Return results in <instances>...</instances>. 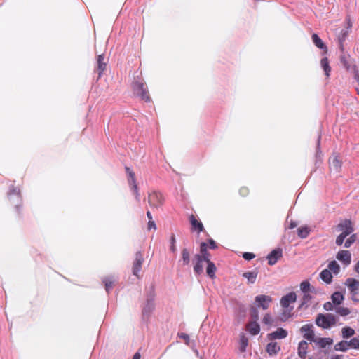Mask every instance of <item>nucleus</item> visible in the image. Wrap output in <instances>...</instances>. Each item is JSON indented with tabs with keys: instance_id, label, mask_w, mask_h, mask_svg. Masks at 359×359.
Returning <instances> with one entry per match:
<instances>
[{
	"instance_id": "f257e3e1",
	"label": "nucleus",
	"mask_w": 359,
	"mask_h": 359,
	"mask_svg": "<svg viewBox=\"0 0 359 359\" xmlns=\"http://www.w3.org/2000/svg\"><path fill=\"white\" fill-rule=\"evenodd\" d=\"M146 301L142 309V321L147 325L150 320V318L155 309V286L151 284L149 287L146 288Z\"/></svg>"
},
{
	"instance_id": "f03ea898",
	"label": "nucleus",
	"mask_w": 359,
	"mask_h": 359,
	"mask_svg": "<svg viewBox=\"0 0 359 359\" xmlns=\"http://www.w3.org/2000/svg\"><path fill=\"white\" fill-rule=\"evenodd\" d=\"M8 198L10 202L13 204L15 212L18 216L21 215L22 198L20 193V189L14 185L9 187L7 193Z\"/></svg>"
},
{
	"instance_id": "7ed1b4c3",
	"label": "nucleus",
	"mask_w": 359,
	"mask_h": 359,
	"mask_svg": "<svg viewBox=\"0 0 359 359\" xmlns=\"http://www.w3.org/2000/svg\"><path fill=\"white\" fill-rule=\"evenodd\" d=\"M132 88L134 94L139 97L142 100L145 102H150L151 99L150 96L148 95V88L146 86V83L140 81V79L137 76L135 79L134 81L132 83Z\"/></svg>"
},
{
	"instance_id": "20e7f679",
	"label": "nucleus",
	"mask_w": 359,
	"mask_h": 359,
	"mask_svg": "<svg viewBox=\"0 0 359 359\" xmlns=\"http://www.w3.org/2000/svg\"><path fill=\"white\" fill-rule=\"evenodd\" d=\"M337 322V317L329 313H318L315 320L316 325L323 329H330L332 327L336 325Z\"/></svg>"
},
{
	"instance_id": "39448f33",
	"label": "nucleus",
	"mask_w": 359,
	"mask_h": 359,
	"mask_svg": "<svg viewBox=\"0 0 359 359\" xmlns=\"http://www.w3.org/2000/svg\"><path fill=\"white\" fill-rule=\"evenodd\" d=\"M273 299L269 295L259 294L255 297L254 304L257 309L266 310L269 308Z\"/></svg>"
},
{
	"instance_id": "423d86ee",
	"label": "nucleus",
	"mask_w": 359,
	"mask_h": 359,
	"mask_svg": "<svg viewBox=\"0 0 359 359\" xmlns=\"http://www.w3.org/2000/svg\"><path fill=\"white\" fill-rule=\"evenodd\" d=\"M344 285L348 288L351 294V299L353 302H359V299L355 297V295H356L359 291V280L354 278H348Z\"/></svg>"
},
{
	"instance_id": "0eeeda50",
	"label": "nucleus",
	"mask_w": 359,
	"mask_h": 359,
	"mask_svg": "<svg viewBox=\"0 0 359 359\" xmlns=\"http://www.w3.org/2000/svg\"><path fill=\"white\" fill-rule=\"evenodd\" d=\"M164 202V198L162 194L156 191H154L149 194L148 203L152 208H158Z\"/></svg>"
},
{
	"instance_id": "6e6552de",
	"label": "nucleus",
	"mask_w": 359,
	"mask_h": 359,
	"mask_svg": "<svg viewBox=\"0 0 359 359\" xmlns=\"http://www.w3.org/2000/svg\"><path fill=\"white\" fill-rule=\"evenodd\" d=\"M283 257V249L280 247L273 249L266 256L268 264L269 266L275 265L278 261Z\"/></svg>"
},
{
	"instance_id": "1a4fd4ad",
	"label": "nucleus",
	"mask_w": 359,
	"mask_h": 359,
	"mask_svg": "<svg viewBox=\"0 0 359 359\" xmlns=\"http://www.w3.org/2000/svg\"><path fill=\"white\" fill-rule=\"evenodd\" d=\"M144 262V257L141 251L135 253V260L133 264L132 273L136 277H139V273L142 270V265Z\"/></svg>"
},
{
	"instance_id": "9d476101",
	"label": "nucleus",
	"mask_w": 359,
	"mask_h": 359,
	"mask_svg": "<svg viewBox=\"0 0 359 359\" xmlns=\"http://www.w3.org/2000/svg\"><path fill=\"white\" fill-rule=\"evenodd\" d=\"M128 176V183L130 187V191L133 192V194L135 195V199L137 202L140 201V193L138 190V187L136 183L135 180V174L133 171L127 175Z\"/></svg>"
},
{
	"instance_id": "9b49d317",
	"label": "nucleus",
	"mask_w": 359,
	"mask_h": 359,
	"mask_svg": "<svg viewBox=\"0 0 359 359\" xmlns=\"http://www.w3.org/2000/svg\"><path fill=\"white\" fill-rule=\"evenodd\" d=\"M337 231H341L342 233L347 236L354 231V228L351 219H346L337 225Z\"/></svg>"
},
{
	"instance_id": "f8f14e48",
	"label": "nucleus",
	"mask_w": 359,
	"mask_h": 359,
	"mask_svg": "<svg viewBox=\"0 0 359 359\" xmlns=\"http://www.w3.org/2000/svg\"><path fill=\"white\" fill-rule=\"evenodd\" d=\"M300 332L303 333V337L311 343L315 340V332L312 324H306L300 328Z\"/></svg>"
},
{
	"instance_id": "ddd939ff",
	"label": "nucleus",
	"mask_w": 359,
	"mask_h": 359,
	"mask_svg": "<svg viewBox=\"0 0 359 359\" xmlns=\"http://www.w3.org/2000/svg\"><path fill=\"white\" fill-rule=\"evenodd\" d=\"M288 332L283 328V327H278L276 330L269 333L267 334V339L271 341H273L276 339H283L287 337Z\"/></svg>"
},
{
	"instance_id": "4468645a",
	"label": "nucleus",
	"mask_w": 359,
	"mask_h": 359,
	"mask_svg": "<svg viewBox=\"0 0 359 359\" xmlns=\"http://www.w3.org/2000/svg\"><path fill=\"white\" fill-rule=\"evenodd\" d=\"M297 300V294L294 292H290L282 297L280 303L283 308L291 307L290 304L295 302Z\"/></svg>"
},
{
	"instance_id": "2eb2a0df",
	"label": "nucleus",
	"mask_w": 359,
	"mask_h": 359,
	"mask_svg": "<svg viewBox=\"0 0 359 359\" xmlns=\"http://www.w3.org/2000/svg\"><path fill=\"white\" fill-rule=\"evenodd\" d=\"M199 252L200 253L195 254L199 258L203 259L204 262H207L211 261L210 259V254L208 251V244L207 243L203 241L200 243L199 245Z\"/></svg>"
},
{
	"instance_id": "dca6fc26",
	"label": "nucleus",
	"mask_w": 359,
	"mask_h": 359,
	"mask_svg": "<svg viewBox=\"0 0 359 359\" xmlns=\"http://www.w3.org/2000/svg\"><path fill=\"white\" fill-rule=\"evenodd\" d=\"M336 258L345 266H348L351 262V254L348 250H339L336 255Z\"/></svg>"
},
{
	"instance_id": "f3484780",
	"label": "nucleus",
	"mask_w": 359,
	"mask_h": 359,
	"mask_svg": "<svg viewBox=\"0 0 359 359\" xmlns=\"http://www.w3.org/2000/svg\"><path fill=\"white\" fill-rule=\"evenodd\" d=\"M189 219L191 226V231L201 233L205 230L203 223L200 220H198L193 214L189 215Z\"/></svg>"
},
{
	"instance_id": "a211bd4d",
	"label": "nucleus",
	"mask_w": 359,
	"mask_h": 359,
	"mask_svg": "<svg viewBox=\"0 0 359 359\" xmlns=\"http://www.w3.org/2000/svg\"><path fill=\"white\" fill-rule=\"evenodd\" d=\"M330 168L331 170L339 172L341 171L342 161L338 154H333L329 160Z\"/></svg>"
},
{
	"instance_id": "6ab92c4d",
	"label": "nucleus",
	"mask_w": 359,
	"mask_h": 359,
	"mask_svg": "<svg viewBox=\"0 0 359 359\" xmlns=\"http://www.w3.org/2000/svg\"><path fill=\"white\" fill-rule=\"evenodd\" d=\"M203 262L204 261L199 258L198 256L194 255V259H193V264H194V272L196 276H200L203 272Z\"/></svg>"
},
{
	"instance_id": "aec40b11",
	"label": "nucleus",
	"mask_w": 359,
	"mask_h": 359,
	"mask_svg": "<svg viewBox=\"0 0 359 359\" xmlns=\"http://www.w3.org/2000/svg\"><path fill=\"white\" fill-rule=\"evenodd\" d=\"M344 294L345 290L335 291L332 294L330 298L335 306H337L343 303L345 299Z\"/></svg>"
},
{
	"instance_id": "412c9836",
	"label": "nucleus",
	"mask_w": 359,
	"mask_h": 359,
	"mask_svg": "<svg viewBox=\"0 0 359 359\" xmlns=\"http://www.w3.org/2000/svg\"><path fill=\"white\" fill-rule=\"evenodd\" d=\"M320 140L321 135L319 134L316 141V155H315V165L318 166L323 161V153L320 149Z\"/></svg>"
},
{
	"instance_id": "4be33fe9",
	"label": "nucleus",
	"mask_w": 359,
	"mask_h": 359,
	"mask_svg": "<svg viewBox=\"0 0 359 359\" xmlns=\"http://www.w3.org/2000/svg\"><path fill=\"white\" fill-rule=\"evenodd\" d=\"M234 311L236 315L243 319L245 317L247 313V309L245 304L240 302H236L234 306Z\"/></svg>"
},
{
	"instance_id": "5701e85b",
	"label": "nucleus",
	"mask_w": 359,
	"mask_h": 359,
	"mask_svg": "<svg viewBox=\"0 0 359 359\" xmlns=\"http://www.w3.org/2000/svg\"><path fill=\"white\" fill-rule=\"evenodd\" d=\"M104 54L99 55L97 58V71L98 74V79H100L104 71L106 69L107 67V63L104 62Z\"/></svg>"
},
{
	"instance_id": "b1692460",
	"label": "nucleus",
	"mask_w": 359,
	"mask_h": 359,
	"mask_svg": "<svg viewBox=\"0 0 359 359\" xmlns=\"http://www.w3.org/2000/svg\"><path fill=\"white\" fill-rule=\"evenodd\" d=\"M311 39L313 44L318 48L319 49L325 51V53L327 52V48L325 43L323 41V40L320 38L318 34L313 33L311 35Z\"/></svg>"
},
{
	"instance_id": "393cba45",
	"label": "nucleus",
	"mask_w": 359,
	"mask_h": 359,
	"mask_svg": "<svg viewBox=\"0 0 359 359\" xmlns=\"http://www.w3.org/2000/svg\"><path fill=\"white\" fill-rule=\"evenodd\" d=\"M313 342L318 346L320 348H325L327 346H330L333 344L332 338L330 337H320L316 338Z\"/></svg>"
},
{
	"instance_id": "a878e982",
	"label": "nucleus",
	"mask_w": 359,
	"mask_h": 359,
	"mask_svg": "<svg viewBox=\"0 0 359 359\" xmlns=\"http://www.w3.org/2000/svg\"><path fill=\"white\" fill-rule=\"evenodd\" d=\"M280 351V346L278 345L277 342L271 341L266 346V351L270 356L277 355Z\"/></svg>"
},
{
	"instance_id": "bb28decb",
	"label": "nucleus",
	"mask_w": 359,
	"mask_h": 359,
	"mask_svg": "<svg viewBox=\"0 0 359 359\" xmlns=\"http://www.w3.org/2000/svg\"><path fill=\"white\" fill-rule=\"evenodd\" d=\"M308 349V343L302 340L299 344L297 348V354L301 359H305L307 354Z\"/></svg>"
},
{
	"instance_id": "cd10ccee",
	"label": "nucleus",
	"mask_w": 359,
	"mask_h": 359,
	"mask_svg": "<svg viewBox=\"0 0 359 359\" xmlns=\"http://www.w3.org/2000/svg\"><path fill=\"white\" fill-rule=\"evenodd\" d=\"M302 297L301 299V302L297 309H306L309 306V302L312 299L313 297L310 293H302Z\"/></svg>"
},
{
	"instance_id": "c85d7f7f",
	"label": "nucleus",
	"mask_w": 359,
	"mask_h": 359,
	"mask_svg": "<svg viewBox=\"0 0 359 359\" xmlns=\"http://www.w3.org/2000/svg\"><path fill=\"white\" fill-rule=\"evenodd\" d=\"M320 278L326 284L332 283L333 280V276L331 271L328 269H323L319 274Z\"/></svg>"
},
{
	"instance_id": "c756f323",
	"label": "nucleus",
	"mask_w": 359,
	"mask_h": 359,
	"mask_svg": "<svg viewBox=\"0 0 359 359\" xmlns=\"http://www.w3.org/2000/svg\"><path fill=\"white\" fill-rule=\"evenodd\" d=\"M247 331L252 335H257L260 332V325L258 322L250 321Z\"/></svg>"
},
{
	"instance_id": "7c9ffc66",
	"label": "nucleus",
	"mask_w": 359,
	"mask_h": 359,
	"mask_svg": "<svg viewBox=\"0 0 359 359\" xmlns=\"http://www.w3.org/2000/svg\"><path fill=\"white\" fill-rule=\"evenodd\" d=\"M311 231V228L308 225H302L297 230V236L302 239L306 238Z\"/></svg>"
},
{
	"instance_id": "2f4dec72",
	"label": "nucleus",
	"mask_w": 359,
	"mask_h": 359,
	"mask_svg": "<svg viewBox=\"0 0 359 359\" xmlns=\"http://www.w3.org/2000/svg\"><path fill=\"white\" fill-rule=\"evenodd\" d=\"M205 263L207 264L206 275L211 279L215 278L216 277L215 272L217 270L215 263L212 261H209Z\"/></svg>"
},
{
	"instance_id": "473e14b6",
	"label": "nucleus",
	"mask_w": 359,
	"mask_h": 359,
	"mask_svg": "<svg viewBox=\"0 0 359 359\" xmlns=\"http://www.w3.org/2000/svg\"><path fill=\"white\" fill-rule=\"evenodd\" d=\"M300 290L302 293H313L315 288L308 280H304L300 283Z\"/></svg>"
},
{
	"instance_id": "72a5a7b5",
	"label": "nucleus",
	"mask_w": 359,
	"mask_h": 359,
	"mask_svg": "<svg viewBox=\"0 0 359 359\" xmlns=\"http://www.w3.org/2000/svg\"><path fill=\"white\" fill-rule=\"evenodd\" d=\"M183 266H187L190 263V251L188 248H184L181 251V259Z\"/></svg>"
},
{
	"instance_id": "f704fd0d",
	"label": "nucleus",
	"mask_w": 359,
	"mask_h": 359,
	"mask_svg": "<svg viewBox=\"0 0 359 359\" xmlns=\"http://www.w3.org/2000/svg\"><path fill=\"white\" fill-rule=\"evenodd\" d=\"M349 348V344L348 341L342 340L338 343H337L334 346V349L336 351H341V352H346Z\"/></svg>"
},
{
	"instance_id": "c9c22d12",
	"label": "nucleus",
	"mask_w": 359,
	"mask_h": 359,
	"mask_svg": "<svg viewBox=\"0 0 359 359\" xmlns=\"http://www.w3.org/2000/svg\"><path fill=\"white\" fill-rule=\"evenodd\" d=\"M248 345V339L244 333L240 334L239 338V351L241 353H244L246 351V348Z\"/></svg>"
},
{
	"instance_id": "e433bc0d",
	"label": "nucleus",
	"mask_w": 359,
	"mask_h": 359,
	"mask_svg": "<svg viewBox=\"0 0 359 359\" xmlns=\"http://www.w3.org/2000/svg\"><path fill=\"white\" fill-rule=\"evenodd\" d=\"M320 66H321V68L325 72V76L327 77H329L330 75L331 67H330V65L329 60H328L327 57H323L321 59V60H320Z\"/></svg>"
},
{
	"instance_id": "4c0bfd02",
	"label": "nucleus",
	"mask_w": 359,
	"mask_h": 359,
	"mask_svg": "<svg viewBox=\"0 0 359 359\" xmlns=\"http://www.w3.org/2000/svg\"><path fill=\"white\" fill-rule=\"evenodd\" d=\"M258 272L255 271H246L243 273V276L248 279V281L250 284H253L255 283Z\"/></svg>"
},
{
	"instance_id": "58836bf2",
	"label": "nucleus",
	"mask_w": 359,
	"mask_h": 359,
	"mask_svg": "<svg viewBox=\"0 0 359 359\" xmlns=\"http://www.w3.org/2000/svg\"><path fill=\"white\" fill-rule=\"evenodd\" d=\"M355 334L354 329L349 326H345L341 330V336L344 339H348Z\"/></svg>"
},
{
	"instance_id": "ea45409f",
	"label": "nucleus",
	"mask_w": 359,
	"mask_h": 359,
	"mask_svg": "<svg viewBox=\"0 0 359 359\" xmlns=\"http://www.w3.org/2000/svg\"><path fill=\"white\" fill-rule=\"evenodd\" d=\"M333 273L334 275H337L340 272V266L337 261L332 260L329 262L327 269Z\"/></svg>"
},
{
	"instance_id": "a19ab883",
	"label": "nucleus",
	"mask_w": 359,
	"mask_h": 359,
	"mask_svg": "<svg viewBox=\"0 0 359 359\" xmlns=\"http://www.w3.org/2000/svg\"><path fill=\"white\" fill-rule=\"evenodd\" d=\"M250 321L258 322L259 318L258 309H257V307H255L254 306H251L250 308Z\"/></svg>"
},
{
	"instance_id": "79ce46f5",
	"label": "nucleus",
	"mask_w": 359,
	"mask_h": 359,
	"mask_svg": "<svg viewBox=\"0 0 359 359\" xmlns=\"http://www.w3.org/2000/svg\"><path fill=\"white\" fill-rule=\"evenodd\" d=\"M292 310L293 307L283 308L281 313L280 320L285 322L290 318L292 316L291 312Z\"/></svg>"
},
{
	"instance_id": "37998d69",
	"label": "nucleus",
	"mask_w": 359,
	"mask_h": 359,
	"mask_svg": "<svg viewBox=\"0 0 359 359\" xmlns=\"http://www.w3.org/2000/svg\"><path fill=\"white\" fill-rule=\"evenodd\" d=\"M169 241H170V248H169L170 251L172 253L175 254L177 252V246H176L177 239H176L175 234L174 233H172L170 234Z\"/></svg>"
},
{
	"instance_id": "c03bdc74",
	"label": "nucleus",
	"mask_w": 359,
	"mask_h": 359,
	"mask_svg": "<svg viewBox=\"0 0 359 359\" xmlns=\"http://www.w3.org/2000/svg\"><path fill=\"white\" fill-rule=\"evenodd\" d=\"M347 35H348V31L342 29L340 34L338 36L340 49L342 52L344 51L343 43L346 40Z\"/></svg>"
},
{
	"instance_id": "a18cd8bd",
	"label": "nucleus",
	"mask_w": 359,
	"mask_h": 359,
	"mask_svg": "<svg viewBox=\"0 0 359 359\" xmlns=\"http://www.w3.org/2000/svg\"><path fill=\"white\" fill-rule=\"evenodd\" d=\"M335 311L337 314L340 315L341 316H346L351 313V311L348 308L338 306H335Z\"/></svg>"
},
{
	"instance_id": "49530a36",
	"label": "nucleus",
	"mask_w": 359,
	"mask_h": 359,
	"mask_svg": "<svg viewBox=\"0 0 359 359\" xmlns=\"http://www.w3.org/2000/svg\"><path fill=\"white\" fill-rule=\"evenodd\" d=\"M357 239L356 234H351V236L345 241L344 247L345 248H349L355 241Z\"/></svg>"
},
{
	"instance_id": "de8ad7c7",
	"label": "nucleus",
	"mask_w": 359,
	"mask_h": 359,
	"mask_svg": "<svg viewBox=\"0 0 359 359\" xmlns=\"http://www.w3.org/2000/svg\"><path fill=\"white\" fill-rule=\"evenodd\" d=\"M348 55H346L344 53L340 55V62L344 66V67L348 70L350 69V64L348 62Z\"/></svg>"
},
{
	"instance_id": "09e8293b",
	"label": "nucleus",
	"mask_w": 359,
	"mask_h": 359,
	"mask_svg": "<svg viewBox=\"0 0 359 359\" xmlns=\"http://www.w3.org/2000/svg\"><path fill=\"white\" fill-rule=\"evenodd\" d=\"M105 290L109 294L113 287L114 281L110 278H104L102 280Z\"/></svg>"
},
{
	"instance_id": "8fccbe9b",
	"label": "nucleus",
	"mask_w": 359,
	"mask_h": 359,
	"mask_svg": "<svg viewBox=\"0 0 359 359\" xmlns=\"http://www.w3.org/2000/svg\"><path fill=\"white\" fill-rule=\"evenodd\" d=\"M348 344L349 347L355 350H359V335L351 338V340L348 341Z\"/></svg>"
},
{
	"instance_id": "3c124183",
	"label": "nucleus",
	"mask_w": 359,
	"mask_h": 359,
	"mask_svg": "<svg viewBox=\"0 0 359 359\" xmlns=\"http://www.w3.org/2000/svg\"><path fill=\"white\" fill-rule=\"evenodd\" d=\"M262 323L266 325H272L273 324V319L271 318V315L269 313H266L264 314Z\"/></svg>"
},
{
	"instance_id": "603ef678",
	"label": "nucleus",
	"mask_w": 359,
	"mask_h": 359,
	"mask_svg": "<svg viewBox=\"0 0 359 359\" xmlns=\"http://www.w3.org/2000/svg\"><path fill=\"white\" fill-rule=\"evenodd\" d=\"M347 237L346 235H344V233H341L339 235H338L336 238L335 243L337 246H341L344 243V240Z\"/></svg>"
},
{
	"instance_id": "864d4df0",
	"label": "nucleus",
	"mask_w": 359,
	"mask_h": 359,
	"mask_svg": "<svg viewBox=\"0 0 359 359\" xmlns=\"http://www.w3.org/2000/svg\"><path fill=\"white\" fill-rule=\"evenodd\" d=\"M207 244H208V248H210L211 250H216L218 248V244L216 243V241L212 238H210L207 240Z\"/></svg>"
},
{
	"instance_id": "5fc2aeb1",
	"label": "nucleus",
	"mask_w": 359,
	"mask_h": 359,
	"mask_svg": "<svg viewBox=\"0 0 359 359\" xmlns=\"http://www.w3.org/2000/svg\"><path fill=\"white\" fill-rule=\"evenodd\" d=\"M243 258L246 261H250L255 257V255L253 252H245L242 255Z\"/></svg>"
},
{
	"instance_id": "6e6d98bb",
	"label": "nucleus",
	"mask_w": 359,
	"mask_h": 359,
	"mask_svg": "<svg viewBox=\"0 0 359 359\" xmlns=\"http://www.w3.org/2000/svg\"><path fill=\"white\" fill-rule=\"evenodd\" d=\"M334 304H333V302H326L325 303H324L323 304V309L325 310V311H331L334 309Z\"/></svg>"
},
{
	"instance_id": "4d7b16f0",
	"label": "nucleus",
	"mask_w": 359,
	"mask_h": 359,
	"mask_svg": "<svg viewBox=\"0 0 359 359\" xmlns=\"http://www.w3.org/2000/svg\"><path fill=\"white\" fill-rule=\"evenodd\" d=\"M177 336L179 338L184 339L187 344H189V336L187 334L184 333V332H180V333L177 334Z\"/></svg>"
},
{
	"instance_id": "13d9d810",
	"label": "nucleus",
	"mask_w": 359,
	"mask_h": 359,
	"mask_svg": "<svg viewBox=\"0 0 359 359\" xmlns=\"http://www.w3.org/2000/svg\"><path fill=\"white\" fill-rule=\"evenodd\" d=\"M298 225L297 222L296 221H294V220H290V224H289V226L287 227H285V229L287 230V229H294L295 227H297Z\"/></svg>"
},
{
	"instance_id": "bf43d9fd",
	"label": "nucleus",
	"mask_w": 359,
	"mask_h": 359,
	"mask_svg": "<svg viewBox=\"0 0 359 359\" xmlns=\"http://www.w3.org/2000/svg\"><path fill=\"white\" fill-rule=\"evenodd\" d=\"M239 194L242 196H246L248 194V189L247 187H241L239 189Z\"/></svg>"
},
{
	"instance_id": "052dcab7",
	"label": "nucleus",
	"mask_w": 359,
	"mask_h": 359,
	"mask_svg": "<svg viewBox=\"0 0 359 359\" xmlns=\"http://www.w3.org/2000/svg\"><path fill=\"white\" fill-rule=\"evenodd\" d=\"M151 229H156V224L153 219L149 220L148 222V230H151Z\"/></svg>"
},
{
	"instance_id": "680f3d73",
	"label": "nucleus",
	"mask_w": 359,
	"mask_h": 359,
	"mask_svg": "<svg viewBox=\"0 0 359 359\" xmlns=\"http://www.w3.org/2000/svg\"><path fill=\"white\" fill-rule=\"evenodd\" d=\"M354 79H355V81H357V83L359 85V72L358 70H355Z\"/></svg>"
},
{
	"instance_id": "e2e57ef3",
	"label": "nucleus",
	"mask_w": 359,
	"mask_h": 359,
	"mask_svg": "<svg viewBox=\"0 0 359 359\" xmlns=\"http://www.w3.org/2000/svg\"><path fill=\"white\" fill-rule=\"evenodd\" d=\"M132 359H141V355L139 352H136L133 356V358Z\"/></svg>"
},
{
	"instance_id": "0e129e2a",
	"label": "nucleus",
	"mask_w": 359,
	"mask_h": 359,
	"mask_svg": "<svg viewBox=\"0 0 359 359\" xmlns=\"http://www.w3.org/2000/svg\"><path fill=\"white\" fill-rule=\"evenodd\" d=\"M354 270L355 271V272H357L358 273H359V260H358V262L355 264V267H354Z\"/></svg>"
},
{
	"instance_id": "69168bd1",
	"label": "nucleus",
	"mask_w": 359,
	"mask_h": 359,
	"mask_svg": "<svg viewBox=\"0 0 359 359\" xmlns=\"http://www.w3.org/2000/svg\"><path fill=\"white\" fill-rule=\"evenodd\" d=\"M342 355H334L331 357L330 359H341Z\"/></svg>"
},
{
	"instance_id": "338daca9",
	"label": "nucleus",
	"mask_w": 359,
	"mask_h": 359,
	"mask_svg": "<svg viewBox=\"0 0 359 359\" xmlns=\"http://www.w3.org/2000/svg\"><path fill=\"white\" fill-rule=\"evenodd\" d=\"M147 217L149 219V220H152V215H151L150 211H149V210L147 212Z\"/></svg>"
},
{
	"instance_id": "774afa93",
	"label": "nucleus",
	"mask_w": 359,
	"mask_h": 359,
	"mask_svg": "<svg viewBox=\"0 0 359 359\" xmlns=\"http://www.w3.org/2000/svg\"><path fill=\"white\" fill-rule=\"evenodd\" d=\"M125 170H126V172L127 175L129 174L130 172H133V170H130V168L127 166L125 167Z\"/></svg>"
}]
</instances>
